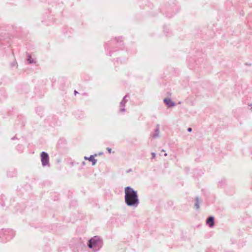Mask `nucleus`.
I'll list each match as a JSON object with an SVG mask.
<instances>
[{"label":"nucleus","instance_id":"f257e3e1","mask_svg":"<svg viewBox=\"0 0 252 252\" xmlns=\"http://www.w3.org/2000/svg\"><path fill=\"white\" fill-rule=\"evenodd\" d=\"M125 201L126 205L132 208H137L139 204L137 192L130 187L125 189Z\"/></svg>","mask_w":252,"mask_h":252},{"label":"nucleus","instance_id":"f03ea898","mask_svg":"<svg viewBox=\"0 0 252 252\" xmlns=\"http://www.w3.org/2000/svg\"><path fill=\"white\" fill-rule=\"evenodd\" d=\"M102 240L98 236L91 238L88 242V246L93 252H97L102 247Z\"/></svg>","mask_w":252,"mask_h":252},{"label":"nucleus","instance_id":"7ed1b4c3","mask_svg":"<svg viewBox=\"0 0 252 252\" xmlns=\"http://www.w3.org/2000/svg\"><path fill=\"white\" fill-rule=\"evenodd\" d=\"M41 161L43 166H49V158L48 154L45 152H42L40 154Z\"/></svg>","mask_w":252,"mask_h":252},{"label":"nucleus","instance_id":"20e7f679","mask_svg":"<svg viewBox=\"0 0 252 252\" xmlns=\"http://www.w3.org/2000/svg\"><path fill=\"white\" fill-rule=\"evenodd\" d=\"M163 102L168 107H173L176 105L175 103L172 101L170 98H165Z\"/></svg>","mask_w":252,"mask_h":252},{"label":"nucleus","instance_id":"39448f33","mask_svg":"<svg viewBox=\"0 0 252 252\" xmlns=\"http://www.w3.org/2000/svg\"><path fill=\"white\" fill-rule=\"evenodd\" d=\"M126 96H125L123 98V99L122 100V101L120 102V111L122 112H124L125 111V104L126 103Z\"/></svg>","mask_w":252,"mask_h":252},{"label":"nucleus","instance_id":"423d86ee","mask_svg":"<svg viewBox=\"0 0 252 252\" xmlns=\"http://www.w3.org/2000/svg\"><path fill=\"white\" fill-rule=\"evenodd\" d=\"M206 223L210 227H212L214 225V219L213 217H210L206 220Z\"/></svg>","mask_w":252,"mask_h":252},{"label":"nucleus","instance_id":"0eeeda50","mask_svg":"<svg viewBox=\"0 0 252 252\" xmlns=\"http://www.w3.org/2000/svg\"><path fill=\"white\" fill-rule=\"evenodd\" d=\"M88 160L92 162V165H94L96 163V159L94 158L93 155H91L88 158Z\"/></svg>","mask_w":252,"mask_h":252},{"label":"nucleus","instance_id":"6e6552de","mask_svg":"<svg viewBox=\"0 0 252 252\" xmlns=\"http://www.w3.org/2000/svg\"><path fill=\"white\" fill-rule=\"evenodd\" d=\"M28 61L29 63H36L35 59L32 58L31 55H28Z\"/></svg>","mask_w":252,"mask_h":252},{"label":"nucleus","instance_id":"1a4fd4ad","mask_svg":"<svg viewBox=\"0 0 252 252\" xmlns=\"http://www.w3.org/2000/svg\"><path fill=\"white\" fill-rule=\"evenodd\" d=\"M200 204V201L199 199V198L198 197H196L195 198V207L196 209H198L200 207L199 206Z\"/></svg>","mask_w":252,"mask_h":252},{"label":"nucleus","instance_id":"9d476101","mask_svg":"<svg viewBox=\"0 0 252 252\" xmlns=\"http://www.w3.org/2000/svg\"><path fill=\"white\" fill-rule=\"evenodd\" d=\"M156 133L155 134L153 135V137L154 138H157L159 136V130L158 126H157V127L156 129Z\"/></svg>","mask_w":252,"mask_h":252},{"label":"nucleus","instance_id":"9b49d317","mask_svg":"<svg viewBox=\"0 0 252 252\" xmlns=\"http://www.w3.org/2000/svg\"><path fill=\"white\" fill-rule=\"evenodd\" d=\"M156 153H152V158H154L156 157Z\"/></svg>","mask_w":252,"mask_h":252},{"label":"nucleus","instance_id":"f8f14e48","mask_svg":"<svg viewBox=\"0 0 252 252\" xmlns=\"http://www.w3.org/2000/svg\"><path fill=\"white\" fill-rule=\"evenodd\" d=\"M107 151L109 153H111V149L110 148H107Z\"/></svg>","mask_w":252,"mask_h":252},{"label":"nucleus","instance_id":"ddd939ff","mask_svg":"<svg viewBox=\"0 0 252 252\" xmlns=\"http://www.w3.org/2000/svg\"><path fill=\"white\" fill-rule=\"evenodd\" d=\"M191 130H192L191 128L189 127V128H188V131L189 132H191Z\"/></svg>","mask_w":252,"mask_h":252},{"label":"nucleus","instance_id":"4468645a","mask_svg":"<svg viewBox=\"0 0 252 252\" xmlns=\"http://www.w3.org/2000/svg\"><path fill=\"white\" fill-rule=\"evenodd\" d=\"M84 159L85 160H88V157L85 156V157H84Z\"/></svg>","mask_w":252,"mask_h":252},{"label":"nucleus","instance_id":"2eb2a0df","mask_svg":"<svg viewBox=\"0 0 252 252\" xmlns=\"http://www.w3.org/2000/svg\"><path fill=\"white\" fill-rule=\"evenodd\" d=\"M82 164L83 165H85V162L84 161H83V162H82Z\"/></svg>","mask_w":252,"mask_h":252},{"label":"nucleus","instance_id":"dca6fc26","mask_svg":"<svg viewBox=\"0 0 252 252\" xmlns=\"http://www.w3.org/2000/svg\"><path fill=\"white\" fill-rule=\"evenodd\" d=\"M74 93H75V94H76V93H77V92L76 91H74Z\"/></svg>","mask_w":252,"mask_h":252},{"label":"nucleus","instance_id":"f3484780","mask_svg":"<svg viewBox=\"0 0 252 252\" xmlns=\"http://www.w3.org/2000/svg\"><path fill=\"white\" fill-rule=\"evenodd\" d=\"M167 155V154L166 153H165L164 156H166Z\"/></svg>","mask_w":252,"mask_h":252}]
</instances>
